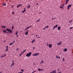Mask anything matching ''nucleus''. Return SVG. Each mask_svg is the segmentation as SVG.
<instances>
[{
	"mask_svg": "<svg viewBox=\"0 0 73 73\" xmlns=\"http://www.w3.org/2000/svg\"><path fill=\"white\" fill-rule=\"evenodd\" d=\"M6 30L7 31H8V32H9L10 33H13V31H12V30H11V29L8 28L7 29H6Z\"/></svg>",
	"mask_w": 73,
	"mask_h": 73,
	"instance_id": "obj_1",
	"label": "nucleus"
},
{
	"mask_svg": "<svg viewBox=\"0 0 73 73\" xmlns=\"http://www.w3.org/2000/svg\"><path fill=\"white\" fill-rule=\"evenodd\" d=\"M31 54L32 52H29L27 54V55H26V56H27V57H29V56H30L31 55Z\"/></svg>",
	"mask_w": 73,
	"mask_h": 73,
	"instance_id": "obj_2",
	"label": "nucleus"
},
{
	"mask_svg": "<svg viewBox=\"0 0 73 73\" xmlns=\"http://www.w3.org/2000/svg\"><path fill=\"white\" fill-rule=\"evenodd\" d=\"M39 54H40L38 53H36L33 55V56H38Z\"/></svg>",
	"mask_w": 73,
	"mask_h": 73,
	"instance_id": "obj_3",
	"label": "nucleus"
},
{
	"mask_svg": "<svg viewBox=\"0 0 73 73\" xmlns=\"http://www.w3.org/2000/svg\"><path fill=\"white\" fill-rule=\"evenodd\" d=\"M6 56H7V54H3V55L1 56L0 57L1 58H3V57H4Z\"/></svg>",
	"mask_w": 73,
	"mask_h": 73,
	"instance_id": "obj_4",
	"label": "nucleus"
},
{
	"mask_svg": "<svg viewBox=\"0 0 73 73\" xmlns=\"http://www.w3.org/2000/svg\"><path fill=\"white\" fill-rule=\"evenodd\" d=\"M21 6H22V4H19L17 5V8H19V7H20Z\"/></svg>",
	"mask_w": 73,
	"mask_h": 73,
	"instance_id": "obj_5",
	"label": "nucleus"
},
{
	"mask_svg": "<svg viewBox=\"0 0 73 73\" xmlns=\"http://www.w3.org/2000/svg\"><path fill=\"white\" fill-rule=\"evenodd\" d=\"M29 31L28 30L25 33V35H27L28 34Z\"/></svg>",
	"mask_w": 73,
	"mask_h": 73,
	"instance_id": "obj_6",
	"label": "nucleus"
},
{
	"mask_svg": "<svg viewBox=\"0 0 73 73\" xmlns=\"http://www.w3.org/2000/svg\"><path fill=\"white\" fill-rule=\"evenodd\" d=\"M62 42H59L57 43V44L58 45H61V44Z\"/></svg>",
	"mask_w": 73,
	"mask_h": 73,
	"instance_id": "obj_7",
	"label": "nucleus"
},
{
	"mask_svg": "<svg viewBox=\"0 0 73 73\" xmlns=\"http://www.w3.org/2000/svg\"><path fill=\"white\" fill-rule=\"evenodd\" d=\"M49 48H52V45L51 44H49Z\"/></svg>",
	"mask_w": 73,
	"mask_h": 73,
	"instance_id": "obj_8",
	"label": "nucleus"
},
{
	"mask_svg": "<svg viewBox=\"0 0 73 73\" xmlns=\"http://www.w3.org/2000/svg\"><path fill=\"white\" fill-rule=\"evenodd\" d=\"M26 11V9L25 8H24V11H23L22 12V13H24V12L25 11Z\"/></svg>",
	"mask_w": 73,
	"mask_h": 73,
	"instance_id": "obj_9",
	"label": "nucleus"
},
{
	"mask_svg": "<svg viewBox=\"0 0 73 73\" xmlns=\"http://www.w3.org/2000/svg\"><path fill=\"white\" fill-rule=\"evenodd\" d=\"M32 27V26H29V27H28L25 30V31L26 30H27V29H28L29 28H30V27Z\"/></svg>",
	"mask_w": 73,
	"mask_h": 73,
	"instance_id": "obj_10",
	"label": "nucleus"
},
{
	"mask_svg": "<svg viewBox=\"0 0 73 73\" xmlns=\"http://www.w3.org/2000/svg\"><path fill=\"white\" fill-rule=\"evenodd\" d=\"M52 73H56V70H54L52 71Z\"/></svg>",
	"mask_w": 73,
	"mask_h": 73,
	"instance_id": "obj_11",
	"label": "nucleus"
},
{
	"mask_svg": "<svg viewBox=\"0 0 73 73\" xmlns=\"http://www.w3.org/2000/svg\"><path fill=\"white\" fill-rule=\"evenodd\" d=\"M38 71H40V70H43V69H38Z\"/></svg>",
	"mask_w": 73,
	"mask_h": 73,
	"instance_id": "obj_12",
	"label": "nucleus"
},
{
	"mask_svg": "<svg viewBox=\"0 0 73 73\" xmlns=\"http://www.w3.org/2000/svg\"><path fill=\"white\" fill-rule=\"evenodd\" d=\"M71 5H69L68 7V8H70V7H71Z\"/></svg>",
	"mask_w": 73,
	"mask_h": 73,
	"instance_id": "obj_13",
	"label": "nucleus"
},
{
	"mask_svg": "<svg viewBox=\"0 0 73 73\" xmlns=\"http://www.w3.org/2000/svg\"><path fill=\"white\" fill-rule=\"evenodd\" d=\"M67 48H65L64 49V52H66V51H67Z\"/></svg>",
	"mask_w": 73,
	"mask_h": 73,
	"instance_id": "obj_14",
	"label": "nucleus"
},
{
	"mask_svg": "<svg viewBox=\"0 0 73 73\" xmlns=\"http://www.w3.org/2000/svg\"><path fill=\"white\" fill-rule=\"evenodd\" d=\"M3 32H4V33H6V30H4L3 31Z\"/></svg>",
	"mask_w": 73,
	"mask_h": 73,
	"instance_id": "obj_15",
	"label": "nucleus"
},
{
	"mask_svg": "<svg viewBox=\"0 0 73 73\" xmlns=\"http://www.w3.org/2000/svg\"><path fill=\"white\" fill-rule=\"evenodd\" d=\"M61 28V27H58V30H60Z\"/></svg>",
	"mask_w": 73,
	"mask_h": 73,
	"instance_id": "obj_16",
	"label": "nucleus"
},
{
	"mask_svg": "<svg viewBox=\"0 0 73 73\" xmlns=\"http://www.w3.org/2000/svg\"><path fill=\"white\" fill-rule=\"evenodd\" d=\"M60 9H63L64 8V7L62 6H60Z\"/></svg>",
	"mask_w": 73,
	"mask_h": 73,
	"instance_id": "obj_17",
	"label": "nucleus"
},
{
	"mask_svg": "<svg viewBox=\"0 0 73 73\" xmlns=\"http://www.w3.org/2000/svg\"><path fill=\"white\" fill-rule=\"evenodd\" d=\"M40 21V19H39L38 21H36V23H37V22H39V21Z\"/></svg>",
	"mask_w": 73,
	"mask_h": 73,
	"instance_id": "obj_18",
	"label": "nucleus"
},
{
	"mask_svg": "<svg viewBox=\"0 0 73 73\" xmlns=\"http://www.w3.org/2000/svg\"><path fill=\"white\" fill-rule=\"evenodd\" d=\"M30 7H31V6H30V5H28L27 6V8H29Z\"/></svg>",
	"mask_w": 73,
	"mask_h": 73,
	"instance_id": "obj_19",
	"label": "nucleus"
},
{
	"mask_svg": "<svg viewBox=\"0 0 73 73\" xmlns=\"http://www.w3.org/2000/svg\"><path fill=\"white\" fill-rule=\"evenodd\" d=\"M2 5H3V6L5 5V6H6V3H5V4L4 3L2 4Z\"/></svg>",
	"mask_w": 73,
	"mask_h": 73,
	"instance_id": "obj_20",
	"label": "nucleus"
},
{
	"mask_svg": "<svg viewBox=\"0 0 73 73\" xmlns=\"http://www.w3.org/2000/svg\"><path fill=\"white\" fill-rule=\"evenodd\" d=\"M17 33H18V31H17L15 33V35H17Z\"/></svg>",
	"mask_w": 73,
	"mask_h": 73,
	"instance_id": "obj_21",
	"label": "nucleus"
},
{
	"mask_svg": "<svg viewBox=\"0 0 73 73\" xmlns=\"http://www.w3.org/2000/svg\"><path fill=\"white\" fill-rule=\"evenodd\" d=\"M8 48H6L5 51V52H6V51H8Z\"/></svg>",
	"mask_w": 73,
	"mask_h": 73,
	"instance_id": "obj_22",
	"label": "nucleus"
},
{
	"mask_svg": "<svg viewBox=\"0 0 73 73\" xmlns=\"http://www.w3.org/2000/svg\"><path fill=\"white\" fill-rule=\"evenodd\" d=\"M25 51H26V49L24 50L22 52L23 53H24V52H25Z\"/></svg>",
	"mask_w": 73,
	"mask_h": 73,
	"instance_id": "obj_23",
	"label": "nucleus"
},
{
	"mask_svg": "<svg viewBox=\"0 0 73 73\" xmlns=\"http://www.w3.org/2000/svg\"><path fill=\"white\" fill-rule=\"evenodd\" d=\"M2 28H5V26H1Z\"/></svg>",
	"mask_w": 73,
	"mask_h": 73,
	"instance_id": "obj_24",
	"label": "nucleus"
},
{
	"mask_svg": "<svg viewBox=\"0 0 73 73\" xmlns=\"http://www.w3.org/2000/svg\"><path fill=\"white\" fill-rule=\"evenodd\" d=\"M58 26V25H56L55 26H54V28H56V27H57Z\"/></svg>",
	"mask_w": 73,
	"mask_h": 73,
	"instance_id": "obj_25",
	"label": "nucleus"
},
{
	"mask_svg": "<svg viewBox=\"0 0 73 73\" xmlns=\"http://www.w3.org/2000/svg\"><path fill=\"white\" fill-rule=\"evenodd\" d=\"M44 62L43 61H42V60L41 62H40L41 64H42V63H43Z\"/></svg>",
	"mask_w": 73,
	"mask_h": 73,
	"instance_id": "obj_26",
	"label": "nucleus"
},
{
	"mask_svg": "<svg viewBox=\"0 0 73 73\" xmlns=\"http://www.w3.org/2000/svg\"><path fill=\"white\" fill-rule=\"evenodd\" d=\"M12 15H14L15 12H14V11H13L12 12Z\"/></svg>",
	"mask_w": 73,
	"mask_h": 73,
	"instance_id": "obj_27",
	"label": "nucleus"
},
{
	"mask_svg": "<svg viewBox=\"0 0 73 73\" xmlns=\"http://www.w3.org/2000/svg\"><path fill=\"white\" fill-rule=\"evenodd\" d=\"M12 44H13L12 43H10L9 45H12Z\"/></svg>",
	"mask_w": 73,
	"mask_h": 73,
	"instance_id": "obj_28",
	"label": "nucleus"
},
{
	"mask_svg": "<svg viewBox=\"0 0 73 73\" xmlns=\"http://www.w3.org/2000/svg\"><path fill=\"white\" fill-rule=\"evenodd\" d=\"M21 72H23L24 71V69L22 70L21 69Z\"/></svg>",
	"mask_w": 73,
	"mask_h": 73,
	"instance_id": "obj_29",
	"label": "nucleus"
},
{
	"mask_svg": "<svg viewBox=\"0 0 73 73\" xmlns=\"http://www.w3.org/2000/svg\"><path fill=\"white\" fill-rule=\"evenodd\" d=\"M72 20L70 21H69V23H71V22H72Z\"/></svg>",
	"mask_w": 73,
	"mask_h": 73,
	"instance_id": "obj_30",
	"label": "nucleus"
},
{
	"mask_svg": "<svg viewBox=\"0 0 73 73\" xmlns=\"http://www.w3.org/2000/svg\"><path fill=\"white\" fill-rule=\"evenodd\" d=\"M13 28H14V27L13 26H12V29H13Z\"/></svg>",
	"mask_w": 73,
	"mask_h": 73,
	"instance_id": "obj_31",
	"label": "nucleus"
},
{
	"mask_svg": "<svg viewBox=\"0 0 73 73\" xmlns=\"http://www.w3.org/2000/svg\"><path fill=\"white\" fill-rule=\"evenodd\" d=\"M36 72V70H35V71H33L32 72V73H34V72Z\"/></svg>",
	"mask_w": 73,
	"mask_h": 73,
	"instance_id": "obj_32",
	"label": "nucleus"
},
{
	"mask_svg": "<svg viewBox=\"0 0 73 73\" xmlns=\"http://www.w3.org/2000/svg\"><path fill=\"white\" fill-rule=\"evenodd\" d=\"M14 62H13V63L11 65H14Z\"/></svg>",
	"mask_w": 73,
	"mask_h": 73,
	"instance_id": "obj_33",
	"label": "nucleus"
},
{
	"mask_svg": "<svg viewBox=\"0 0 73 73\" xmlns=\"http://www.w3.org/2000/svg\"><path fill=\"white\" fill-rule=\"evenodd\" d=\"M58 71H60V69H59V68H58L57 70V71L58 72Z\"/></svg>",
	"mask_w": 73,
	"mask_h": 73,
	"instance_id": "obj_34",
	"label": "nucleus"
},
{
	"mask_svg": "<svg viewBox=\"0 0 73 73\" xmlns=\"http://www.w3.org/2000/svg\"><path fill=\"white\" fill-rule=\"evenodd\" d=\"M69 0H66V2H68Z\"/></svg>",
	"mask_w": 73,
	"mask_h": 73,
	"instance_id": "obj_35",
	"label": "nucleus"
},
{
	"mask_svg": "<svg viewBox=\"0 0 73 73\" xmlns=\"http://www.w3.org/2000/svg\"><path fill=\"white\" fill-rule=\"evenodd\" d=\"M8 46H6V48L8 49Z\"/></svg>",
	"mask_w": 73,
	"mask_h": 73,
	"instance_id": "obj_36",
	"label": "nucleus"
},
{
	"mask_svg": "<svg viewBox=\"0 0 73 73\" xmlns=\"http://www.w3.org/2000/svg\"><path fill=\"white\" fill-rule=\"evenodd\" d=\"M73 28V27H71L70 28V29H72V28Z\"/></svg>",
	"mask_w": 73,
	"mask_h": 73,
	"instance_id": "obj_37",
	"label": "nucleus"
},
{
	"mask_svg": "<svg viewBox=\"0 0 73 73\" xmlns=\"http://www.w3.org/2000/svg\"><path fill=\"white\" fill-rule=\"evenodd\" d=\"M18 73H23L22 72H18Z\"/></svg>",
	"mask_w": 73,
	"mask_h": 73,
	"instance_id": "obj_38",
	"label": "nucleus"
},
{
	"mask_svg": "<svg viewBox=\"0 0 73 73\" xmlns=\"http://www.w3.org/2000/svg\"><path fill=\"white\" fill-rule=\"evenodd\" d=\"M62 72L61 71H60L59 72H58V73H61Z\"/></svg>",
	"mask_w": 73,
	"mask_h": 73,
	"instance_id": "obj_39",
	"label": "nucleus"
},
{
	"mask_svg": "<svg viewBox=\"0 0 73 73\" xmlns=\"http://www.w3.org/2000/svg\"><path fill=\"white\" fill-rule=\"evenodd\" d=\"M62 61H64V58H63V59H62Z\"/></svg>",
	"mask_w": 73,
	"mask_h": 73,
	"instance_id": "obj_40",
	"label": "nucleus"
},
{
	"mask_svg": "<svg viewBox=\"0 0 73 73\" xmlns=\"http://www.w3.org/2000/svg\"><path fill=\"white\" fill-rule=\"evenodd\" d=\"M23 52H22L21 53V55H22V54H23Z\"/></svg>",
	"mask_w": 73,
	"mask_h": 73,
	"instance_id": "obj_41",
	"label": "nucleus"
},
{
	"mask_svg": "<svg viewBox=\"0 0 73 73\" xmlns=\"http://www.w3.org/2000/svg\"><path fill=\"white\" fill-rule=\"evenodd\" d=\"M58 58H59V59H60V57L59 56V57H58Z\"/></svg>",
	"mask_w": 73,
	"mask_h": 73,
	"instance_id": "obj_42",
	"label": "nucleus"
},
{
	"mask_svg": "<svg viewBox=\"0 0 73 73\" xmlns=\"http://www.w3.org/2000/svg\"><path fill=\"white\" fill-rule=\"evenodd\" d=\"M68 9H69V7H67Z\"/></svg>",
	"mask_w": 73,
	"mask_h": 73,
	"instance_id": "obj_43",
	"label": "nucleus"
},
{
	"mask_svg": "<svg viewBox=\"0 0 73 73\" xmlns=\"http://www.w3.org/2000/svg\"><path fill=\"white\" fill-rule=\"evenodd\" d=\"M33 41H35V40H33V41H32L31 42L32 43L33 42Z\"/></svg>",
	"mask_w": 73,
	"mask_h": 73,
	"instance_id": "obj_44",
	"label": "nucleus"
},
{
	"mask_svg": "<svg viewBox=\"0 0 73 73\" xmlns=\"http://www.w3.org/2000/svg\"><path fill=\"white\" fill-rule=\"evenodd\" d=\"M13 5L11 7V8H13Z\"/></svg>",
	"mask_w": 73,
	"mask_h": 73,
	"instance_id": "obj_45",
	"label": "nucleus"
},
{
	"mask_svg": "<svg viewBox=\"0 0 73 73\" xmlns=\"http://www.w3.org/2000/svg\"><path fill=\"white\" fill-rule=\"evenodd\" d=\"M15 42V41L14 40L13 42H12V43L13 44V43H14Z\"/></svg>",
	"mask_w": 73,
	"mask_h": 73,
	"instance_id": "obj_46",
	"label": "nucleus"
},
{
	"mask_svg": "<svg viewBox=\"0 0 73 73\" xmlns=\"http://www.w3.org/2000/svg\"><path fill=\"white\" fill-rule=\"evenodd\" d=\"M48 26H46V28H48Z\"/></svg>",
	"mask_w": 73,
	"mask_h": 73,
	"instance_id": "obj_47",
	"label": "nucleus"
},
{
	"mask_svg": "<svg viewBox=\"0 0 73 73\" xmlns=\"http://www.w3.org/2000/svg\"><path fill=\"white\" fill-rule=\"evenodd\" d=\"M64 4H63L62 5V7H63V6H64Z\"/></svg>",
	"mask_w": 73,
	"mask_h": 73,
	"instance_id": "obj_48",
	"label": "nucleus"
},
{
	"mask_svg": "<svg viewBox=\"0 0 73 73\" xmlns=\"http://www.w3.org/2000/svg\"><path fill=\"white\" fill-rule=\"evenodd\" d=\"M38 3H36V5H38Z\"/></svg>",
	"mask_w": 73,
	"mask_h": 73,
	"instance_id": "obj_49",
	"label": "nucleus"
},
{
	"mask_svg": "<svg viewBox=\"0 0 73 73\" xmlns=\"http://www.w3.org/2000/svg\"><path fill=\"white\" fill-rule=\"evenodd\" d=\"M21 54H20V55H19V56H21Z\"/></svg>",
	"mask_w": 73,
	"mask_h": 73,
	"instance_id": "obj_50",
	"label": "nucleus"
},
{
	"mask_svg": "<svg viewBox=\"0 0 73 73\" xmlns=\"http://www.w3.org/2000/svg\"><path fill=\"white\" fill-rule=\"evenodd\" d=\"M67 3H68V2H66V3L65 4H67Z\"/></svg>",
	"mask_w": 73,
	"mask_h": 73,
	"instance_id": "obj_51",
	"label": "nucleus"
},
{
	"mask_svg": "<svg viewBox=\"0 0 73 73\" xmlns=\"http://www.w3.org/2000/svg\"><path fill=\"white\" fill-rule=\"evenodd\" d=\"M56 57L57 58H58V56H57V55H56Z\"/></svg>",
	"mask_w": 73,
	"mask_h": 73,
	"instance_id": "obj_52",
	"label": "nucleus"
},
{
	"mask_svg": "<svg viewBox=\"0 0 73 73\" xmlns=\"http://www.w3.org/2000/svg\"><path fill=\"white\" fill-rule=\"evenodd\" d=\"M54 19V18H53L52 19V20H53V19Z\"/></svg>",
	"mask_w": 73,
	"mask_h": 73,
	"instance_id": "obj_53",
	"label": "nucleus"
},
{
	"mask_svg": "<svg viewBox=\"0 0 73 73\" xmlns=\"http://www.w3.org/2000/svg\"><path fill=\"white\" fill-rule=\"evenodd\" d=\"M17 50H19V49L17 48Z\"/></svg>",
	"mask_w": 73,
	"mask_h": 73,
	"instance_id": "obj_54",
	"label": "nucleus"
},
{
	"mask_svg": "<svg viewBox=\"0 0 73 73\" xmlns=\"http://www.w3.org/2000/svg\"><path fill=\"white\" fill-rule=\"evenodd\" d=\"M37 38H40V37H37Z\"/></svg>",
	"mask_w": 73,
	"mask_h": 73,
	"instance_id": "obj_55",
	"label": "nucleus"
},
{
	"mask_svg": "<svg viewBox=\"0 0 73 73\" xmlns=\"http://www.w3.org/2000/svg\"><path fill=\"white\" fill-rule=\"evenodd\" d=\"M12 65H12V64L11 65V67L12 66Z\"/></svg>",
	"mask_w": 73,
	"mask_h": 73,
	"instance_id": "obj_56",
	"label": "nucleus"
},
{
	"mask_svg": "<svg viewBox=\"0 0 73 73\" xmlns=\"http://www.w3.org/2000/svg\"><path fill=\"white\" fill-rule=\"evenodd\" d=\"M55 28V27H54V28H53V29H54Z\"/></svg>",
	"mask_w": 73,
	"mask_h": 73,
	"instance_id": "obj_57",
	"label": "nucleus"
},
{
	"mask_svg": "<svg viewBox=\"0 0 73 73\" xmlns=\"http://www.w3.org/2000/svg\"><path fill=\"white\" fill-rule=\"evenodd\" d=\"M35 49V48L34 47H33V49Z\"/></svg>",
	"mask_w": 73,
	"mask_h": 73,
	"instance_id": "obj_58",
	"label": "nucleus"
},
{
	"mask_svg": "<svg viewBox=\"0 0 73 73\" xmlns=\"http://www.w3.org/2000/svg\"><path fill=\"white\" fill-rule=\"evenodd\" d=\"M48 43H47V46H48Z\"/></svg>",
	"mask_w": 73,
	"mask_h": 73,
	"instance_id": "obj_59",
	"label": "nucleus"
},
{
	"mask_svg": "<svg viewBox=\"0 0 73 73\" xmlns=\"http://www.w3.org/2000/svg\"><path fill=\"white\" fill-rule=\"evenodd\" d=\"M4 42H5V40H4Z\"/></svg>",
	"mask_w": 73,
	"mask_h": 73,
	"instance_id": "obj_60",
	"label": "nucleus"
},
{
	"mask_svg": "<svg viewBox=\"0 0 73 73\" xmlns=\"http://www.w3.org/2000/svg\"><path fill=\"white\" fill-rule=\"evenodd\" d=\"M7 33L9 34V32H6Z\"/></svg>",
	"mask_w": 73,
	"mask_h": 73,
	"instance_id": "obj_61",
	"label": "nucleus"
},
{
	"mask_svg": "<svg viewBox=\"0 0 73 73\" xmlns=\"http://www.w3.org/2000/svg\"><path fill=\"white\" fill-rule=\"evenodd\" d=\"M2 73V71L0 72V73Z\"/></svg>",
	"mask_w": 73,
	"mask_h": 73,
	"instance_id": "obj_62",
	"label": "nucleus"
},
{
	"mask_svg": "<svg viewBox=\"0 0 73 73\" xmlns=\"http://www.w3.org/2000/svg\"><path fill=\"white\" fill-rule=\"evenodd\" d=\"M44 29H45V28H44L43 29V30H44Z\"/></svg>",
	"mask_w": 73,
	"mask_h": 73,
	"instance_id": "obj_63",
	"label": "nucleus"
},
{
	"mask_svg": "<svg viewBox=\"0 0 73 73\" xmlns=\"http://www.w3.org/2000/svg\"><path fill=\"white\" fill-rule=\"evenodd\" d=\"M36 37H37V35H36Z\"/></svg>",
	"mask_w": 73,
	"mask_h": 73,
	"instance_id": "obj_64",
	"label": "nucleus"
}]
</instances>
